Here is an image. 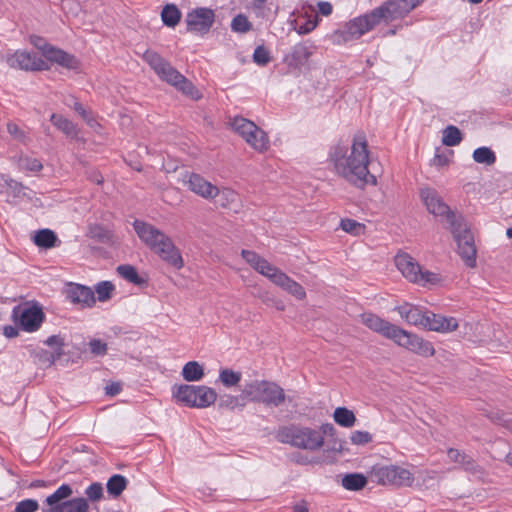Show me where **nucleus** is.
I'll return each mask as SVG.
<instances>
[{
    "instance_id": "obj_11",
    "label": "nucleus",
    "mask_w": 512,
    "mask_h": 512,
    "mask_svg": "<svg viewBox=\"0 0 512 512\" xmlns=\"http://www.w3.org/2000/svg\"><path fill=\"white\" fill-rule=\"evenodd\" d=\"M395 265L402 275L415 284L421 286L436 285L441 278L438 274L423 270L420 265L407 253H399L395 256Z\"/></svg>"
},
{
    "instance_id": "obj_48",
    "label": "nucleus",
    "mask_w": 512,
    "mask_h": 512,
    "mask_svg": "<svg viewBox=\"0 0 512 512\" xmlns=\"http://www.w3.org/2000/svg\"><path fill=\"white\" fill-rule=\"evenodd\" d=\"M85 494L87 498L91 501H98L103 496V486L99 482H94L91 485H89L86 490Z\"/></svg>"
},
{
    "instance_id": "obj_24",
    "label": "nucleus",
    "mask_w": 512,
    "mask_h": 512,
    "mask_svg": "<svg viewBox=\"0 0 512 512\" xmlns=\"http://www.w3.org/2000/svg\"><path fill=\"white\" fill-rule=\"evenodd\" d=\"M395 309L398 311L401 318L404 319L409 325L421 327L424 329L425 322L427 321L428 311H423L421 308L409 303H404Z\"/></svg>"
},
{
    "instance_id": "obj_47",
    "label": "nucleus",
    "mask_w": 512,
    "mask_h": 512,
    "mask_svg": "<svg viewBox=\"0 0 512 512\" xmlns=\"http://www.w3.org/2000/svg\"><path fill=\"white\" fill-rule=\"evenodd\" d=\"M253 60L256 64L260 65V66H265L267 65L270 60H271V57H270V52L263 46H258L256 47V49L254 50V53H253Z\"/></svg>"
},
{
    "instance_id": "obj_51",
    "label": "nucleus",
    "mask_w": 512,
    "mask_h": 512,
    "mask_svg": "<svg viewBox=\"0 0 512 512\" xmlns=\"http://www.w3.org/2000/svg\"><path fill=\"white\" fill-rule=\"evenodd\" d=\"M350 439L353 444L363 445V444H367V443L371 442L372 436L367 431L357 430V431H354L351 433Z\"/></svg>"
},
{
    "instance_id": "obj_26",
    "label": "nucleus",
    "mask_w": 512,
    "mask_h": 512,
    "mask_svg": "<svg viewBox=\"0 0 512 512\" xmlns=\"http://www.w3.org/2000/svg\"><path fill=\"white\" fill-rule=\"evenodd\" d=\"M50 121L67 137L76 138L78 136V129L76 125L64 116L54 113L51 115Z\"/></svg>"
},
{
    "instance_id": "obj_59",
    "label": "nucleus",
    "mask_w": 512,
    "mask_h": 512,
    "mask_svg": "<svg viewBox=\"0 0 512 512\" xmlns=\"http://www.w3.org/2000/svg\"><path fill=\"white\" fill-rule=\"evenodd\" d=\"M448 162V157L443 154H436L432 160V164L437 167H444L448 165Z\"/></svg>"
},
{
    "instance_id": "obj_6",
    "label": "nucleus",
    "mask_w": 512,
    "mask_h": 512,
    "mask_svg": "<svg viewBox=\"0 0 512 512\" xmlns=\"http://www.w3.org/2000/svg\"><path fill=\"white\" fill-rule=\"evenodd\" d=\"M241 397L268 407H279L286 400L284 389L277 383L267 380H253L246 383Z\"/></svg>"
},
{
    "instance_id": "obj_17",
    "label": "nucleus",
    "mask_w": 512,
    "mask_h": 512,
    "mask_svg": "<svg viewBox=\"0 0 512 512\" xmlns=\"http://www.w3.org/2000/svg\"><path fill=\"white\" fill-rule=\"evenodd\" d=\"M152 251L175 269H181L184 265L178 248L167 235L153 247Z\"/></svg>"
},
{
    "instance_id": "obj_7",
    "label": "nucleus",
    "mask_w": 512,
    "mask_h": 512,
    "mask_svg": "<svg viewBox=\"0 0 512 512\" xmlns=\"http://www.w3.org/2000/svg\"><path fill=\"white\" fill-rule=\"evenodd\" d=\"M378 22L371 11L368 14L356 17L329 35L330 41L335 45H343L359 39L362 35L372 30Z\"/></svg>"
},
{
    "instance_id": "obj_2",
    "label": "nucleus",
    "mask_w": 512,
    "mask_h": 512,
    "mask_svg": "<svg viewBox=\"0 0 512 512\" xmlns=\"http://www.w3.org/2000/svg\"><path fill=\"white\" fill-rule=\"evenodd\" d=\"M361 323L372 331L392 340L398 346L423 357H431L435 349L431 342L408 332L373 313L360 315Z\"/></svg>"
},
{
    "instance_id": "obj_55",
    "label": "nucleus",
    "mask_w": 512,
    "mask_h": 512,
    "mask_svg": "<svg viewBox=\"0 0 512 512\" xmlns=\"http://www.w3.org/2000/svg\"><path fill=\"white\" fill-rule=\"evenodd\" d=\"M45 343L55 349L56 357H60L62 354V346H63V340L58 335H52L47 338Z\"/></svg>"
},
{
    "instance_id": "obj_23",
    "label": "nucleus",
    "mask_w": 512,
    "mask_h": 512,
    "mask_svg": "<svg viewBox=\"0 0 512 512\" xmlns=\"http://www.w3.org/2000/svg\"><path fill=\"white\" fill-rule=\"evenodd\" d=\"M1 181L3 182L0 183L1 192L5 194L8 202L17 203L21 199L30 198L29 189L24 187L21 183L5 175L1 176Z\"/></svg>"
},
{
    "instance_id": "obj_56",
    "label": "nucleus",
    "mask_w": 512,
    "mask_h": 512,
    "mask_svg": "<svg viewBox=\"0 0 512 512\" xmlns=\"http://www.w3.org/2000/svg\"><path fill=\"white\" fill-rule=\"evenodd\" d=\"M241 396L224 395L220 398L219 406L229 409H234L239 405V399Z\"/></svg>"
},
{
    "instance_id": "obj_1",
    "label": "nucleus",
    "mask_w": 512,
    "mask_h": 512,
    "mask_svg": "<svg viewBox=\"0 0 512 512\" xmlns=\"http://www.w3.org/2000/svg\"><path fill=\"white\" fill-rule=\"evenodd\" d=\"M369 155L366 136L363 133H357L353 136L350 146L340 143L332 146L328 161L337 176L363 189L367 185L377 184V178L369 171Z\"/></svg>"
},
{
    "instance_id": "obj_39",
    "label": "nucleus",
    "mask_w": 512,
    "mask_h": 512,
    "mask_svg": "<svg viewBox=\"0 0 512 512\" xmlns=\"http://www.w3.org/2000/svg\"><path fill=\"white\" fill-rule=\"evenodd\" d=\"M340 227L347 233L353 235V236H359L364 234L365 232V225L363 223H360L354 219H342L340 222Z\"/></svg>"
},
{
    "instance_id": "obj_50",
    "label": "nucleus",
    "mask_w": 512,
    "mask_h": 512,
    "mask_svg": "<svg viewBox=\"0 0 512 512\" xmlns=\"http://www.w3.org/2000/svg\"><path fill=\"white\" fill-rule=\"evenodd\" d=\"M88 345L91 353L95 356H103L107 353V344L100 339H92Z\"/></svg>"
},
{
    "instance_id": "obj_16",
    "label": "nucleus",
    "mask_w": 512,
    "mask_h": 512,
    "mask_svg": "<svg viewBox=\"0 0 512 512\" xmlns=\"http://www.w3.org/2000/svg\"><path fill=\"white\" fill-rule=\"evenodd\" d=\"M214 20L215 14L212 9L196 8L187 14L185 22L188 31L204 34L210 30Z\"/></svg>"
},
{
    "instance_id": "obj_38",
    "label": "nucleus",
    "mask_w": 512,
    "mask_h": 512,
    "mask_svg": "<svg viewBox=\"0 0 512 512\" xmlns=\"http://www.w3.org/2000/svg\"><path fill=\"white\" fill-rule=\"evenodd\" d=\"M71 495L72 488L68 484H63L53 494L49 495L45 501L50 507H55Z\"/></svg>"
},
{
    "instance_id": "obj_35",
    "label": "nucleus",
    "mask_w": 512,
    "mask_h": 512,
    "mask_svg": "<svg viewBox=\"0 0 512 512\" xmlns=\"http://www.w3.org/2000/svg\"><path fill=\"white\" fill-rule=\"evenodd\" d=\"M242 379L241 372L224 368L219 371V380L227 388L237 386Z\"/></svg>"
},
{
    "instance_id": "obj_41",
    "label": "nucleus",
    "mask_w": 512,
    "mask_h": 512,
    "mask_svg": "<svg viewBox=\"0 0 512 512\" xmlns=\"http://www.w3.org/2000/svg\"><path fill=\"white\" fill-rule=\"evenodd\" d=\"M117 272L123 279L130 283L139 285L143 282L137 270L131 265H120L117 267Z\"/></svg>"
},
{
    "instance_id": "obj_33",
    "label": "nucleus",
    "mask_w": 512,
    "mask_h": 512,
    "mask_svg": "<svg viewBox=\"0 0 512 512\" xmlns=\"http://www.w3.org/2000/svg\"><path fill=\"white\" fill-rule=\"evenodd\" d=\"M333 418L338 425L347 428L352 427L356 421L354 413L345 407L336 408Z\"/></svg>"
},
{
    "instance_id": "obj_13",
    "label": "nucleus",
    "mask_w": 512,
    "mask_h": 512,
    "mask_svg": "<svg viewBox=\"0 0 512 512\" xmlns=\"http://www.w3.org/2000/svg\"><path fill=\"white\" fill-rule=\"evenodd\" d=\"M12 317L20 329L29 333L37 331L45 320L42 307L29 303L14 307Z\"/></svg>"
},
{
    "instance_id": "obj_8",
    "label": "nucleus",
    "mask_w": 512,
    "mask_h": 512,
    "mask_svg": "<svg viewBox=\"0 0 512 512\" xmlns=\"http://www.w3.org/2000/svg\"><path fill=\"white\" fill-rule=\"evenodd\" d=\"M369 479L383 486L411 487L414 476L410 470L400 465H374L369 472Z\"/></svg>"
},
{
    "instance_id": "obj_18",
    "label": "nucleus",
    "mask_w": 512,
    "mask_h": 512,
    "mask_svg": "<svg viewBox=\"0 0 512 512\" xmlns=\"http://www.w3.org/2000/svg\"><path fill=\"white\" fill-rule=\"evenodd\" d=\"M184 183L190 191L204 199L212 200L217 196L218 187L199 174L191 173L187 175Z\"/></svg>"
},
{
    "instance_id": "obj_37",
    "label": "nucleus",
    "mask_w": 512,
    "mask_h": 512,
    "mask_svg": "<svg viewBox=\"0 0 512 512\" xmlns=\"http://www.w3.org/2000/svg\"><path fill=\"white\" fill-rule=\"evenodd\" d=\"M462 141L461 131L453 125L447 126L443 130L442 143L446 146H456Z\"/></svg>"
},
{
    "instance_id": "obj_3",
    "label": "nucleus",
    "mask_w": 512,
    "mask_h": 512,
    "mask_svg": "<svg viewBox=\"0 0 512 512\" xmlns=\"http://www.w3.org/2000/svg\"><path fill=\"white\" fill-rule=\"evenodd\" d=\"M241 255L253 269L267 277L275 285L282 288L298 300L305 299L306 292L298 282L294 281L277 267L271 265L266 259L262 258L256 252L242 250Z\"/></svg>"
},
{
    "instance_id": "obj_45",
    "label": "nucleus",
    "mask_w": 512,
    "mask_h": 512,
    "mask_svg": "<svg viewBox=\"0 0 512 512\" xmlns=\"http://www.w3.org/2000/svg\"><path fill=\"white\" fill-rule=\"evenodd\" d=\"M18 164L21 169L32 172L40 171L43 167L42 163L38 159L28 156H21Z\"/></svg>"
},
{
    "instance_id": "obj_15",
    "label": "nucleus",
    "mask_w": 512,
    "mask_h": 512,
    "mask_svg": "<svg viewBox=\"0 0 512 512\" xmlns=\"http://www.w3.org/2000/svg\"><path fill=\"white\" fill-rule=\"evenodd\" d=\"M7 62L10 67L22 70L41 71L49 69L47 61L37 54L27 51H16L7 58Z\"/></svg>"
},
{
    "instance_id": "obj_40",
    "label": "nucleus",
    "mask_w": 512,
    "mask_h": 512,
    "mask_svg": "<svg viewBox=\"0 0 512 512\" xmlns=\"http://www.w3.org/2000/svg\"><path fill=\"white\" fill-rule=\"evenodd\" d=\"M447 455L451 461L461 464L466 470L474 469L475 465L473 460L459 450L451 448L448 450Z\"/></svg>"
},
{
    "instance_id": "obj_43",
    "label": "nucleus",
    "mask_w": 512,
    "mask_h": 512,
    "mask_svg": "<svg viewBox=\"0 0 512 512\" xmlns=\"http://www.w3.org/2000/svg\"><path fill=\"white\" fill-rule=\"evenodd\" d=\"M311 54L312 51L308 45L304 43H299L293 47L291 56L293 60L296 61L297 63H302L308 60Z\"/></svg>"
},
{
    "instance_id": "obj_12",
    "label": "nucleus",
    "mask_w": 512,
    "mask_h": 512,
    "mask_svg": "<svg viewBox=\"0 0 512 512\" xmlns=\"http://www.w3.org/2000/svg\"><path fill=\"white\" fill-rule=\"evenodd\" d=\"M230 126L254 150L258 152L268 150L270 146L269 138L254 122L243 117H234L230 121Z\"/></svg>"
},
{
    "instance_id": "obj_31",
    "label": "nucleus",
    "mask_w": 512,
    "mask_h": 512,
    "mask_svg": "<svg viewBox=\"0 0 512 512\" xmlns=\"http://www.w3.org/2000/svg\"><path fill=\"white\" fill-rule=\"evenodd\" d=\"M34 243L41 248H52L57 241L56 234L50 229H41L33 237Z\"/></svg>"
},
{
    "instance_id": "obj_25",
    "label": "nucleus",
    "mask_w": 512,
    "mask_h": 512,
    "mask_svg": "<svg viewBox=\"0 0 512 512\" xmlns=\"http://www.w3.org/2000/svg\"><path fill=\"white\" fill-rule=\"evenodd\" d=\"M46 60L56 63L68 70L77 71L80 68V62L74 55L55 47L47 50Z\"/></svg>"
},
{
    "instance_id": "obj_28",
    "label": "nucleus",
    "mask_w": 512,
    "mask_h": 512,
    "mask_svg": "<svg viewBox=\"0 0 512 512\" xmlns=\"http://www.w3.org/2000/svg\"><path fill=\"white\" fill-rule=\"evenodd\" d=\"M57 512H87L89 505L85 498H74L58 505Z\"/></svg>"
},
{
    "instance_id": "obj_32",
    "label": "nucleus",
    "mask_w": 512,
    "mask_h": 512,
    "mask_svg": "<svg viewBox=\"0 0 512 512\" xmlns=\"http://www.w3.org/2000/svg\"><path fill=\"white\" fill-rule=\"evenodd\" d=\"M161 18L166 26L175 27L181 19V12L174 4H167L161 12Z\"/></svg>"
},
{
    "instance_id": "obj_19",
    "label": "nucleus",
    "mask_w": 512,
    "mask_h": 512,
    "mask_svg": "<svg viewBox=\"0 0 512 512\" xmlns=\"http://www.w3.org/2000/svg\"><path fill=\"white\" fill-rule=\"evenodd\" d=\"M408 13L403 0H390L373 10L378 24L382 21L391 22L403 18Z\"/></svg>"
},
{
    "instance_id": "obj_20",
    "label": "nucleus",
    "mask_w": 512,
    "mask_h": 512,
    "mask_svg": "<svg viewBox=\"0 0 512 512\" xmlns=\"http://www.w3.org/2000/svg\"><path fill=\"white\" fill-rule=\"evenodd\" d=\"M66 295L72 303L83 308H90L96 302L94 291L80 284L70 283L66 289Z\"/></svg>"
},
{
    "instance_id": "obj_46",
    "label": "nucleus",
    "mask_w": 512,
    "mask_h": 512,
    "mask_svg": "<svg viewBox=\"0 0 512 512\" xmlns=\"http://www.w3.org/2000/svg\"><path fill=\"white\" fill-rule=\"evenodd\" d=\"M114 290V286L109 281H103L96 285L95 291L97 293L98 300L101 302L107 301L111 298V294Z\"/></svg>"
},
{
    "instance_id": "obj_64",
    "label": "nucleus",
    "mask_w": 512,
    "mask_h": 512,
    "mask_svg": "<svg viewBox=\"0 0 512 512\" xmlns=\"http://www.w3.org/2000/svg\"><path fill=\"white\" fill-rule=\"evenodd\" d=\"M293 512H309L305 502L294 505Z\"/></svg>"
},
{
    "instance_id": "obj_60",
    "label": "nucleus",
    "mask_w": 512,
    "mask_h": 512,
    "mask_svg": "<svg viewBox=\"0 0 512 512\" xmlns=\"http://www.w3.org/2000/svg\"><path fill=\"white\" fill-rule=\"evenodd\" d=\"M493 420L497 421L500 425L512 432V419L506 418L504 415H497Z\"/></svg>"
},
{
    "instance_id": "obj_57",
    "label": "nucleus",
    "mask_w": 512,
    "mask_h": 512,
    "mask_svg": "<svg viewBox=\"0 0 512 512\" xmlns=\"http://www.w3.org/2000/svg\"><path fill=\"white\" fill-rule=\"evenodd\" d=\"M73 108L87 122L89 126L94 127V118L92 117L91 113L86 111L81 103L75 102Z\"/></svg>"
},
{
    "instance_id": "obj_36",
    "label": "nucleus",
    "mask_w": 512,
    "mask_h": 512,
    "mask_svg": "<svg viewBox=\"0 0 512 512\" xmlns=\"http://www.w3.org/2000/svg\"><path fill=\"white\" fill-rule=\"evenodd\" d=\"M473 160L479 164L493 165L496 162L495 153L488 147H479L473 152Z\"/></svg>"
},
{
    "instance_id": "obj_53",
    "label": "nucleus",
    "mask_w": 512,
    "mask_h": 512,
    "mask_svg": "<svg viewBox=\"0 0 512 512\" xmlns=\"http://www.w3.org/2000/svg\"><path fill=\"white\" fill-rule=\"evenodd\" d=\"M30 42L33 46L42 52L45 58L47 50L54 48L53 46L49 45L44 38L37 35H31Z\"/></svg>"
},
{
    "instance_id": "obj_29",
    "label": "nucleus",
    "mask_w": 512,
    "mask_h": 512,
    "mask_svg": "<svg viewBox=\"0 0 512 512\" xmlns=\"http://www.w3.org/2000/svg\"><path fill=\"white\" fill-rule=\"evenodd\" d=\"M342 486L350 491H358L367 484V477L360 473L346 474L342 478Z\"/></svg>"
},
{
    "instance_id": "obj_4",
    "label": "nucleus",
    "mask_w": 512,
    "mask_h": 512,
    "mask_svg": "<svg viewBox=\"0 0 512 512\" xmlns=\"http://www.w3.org/2000/svg\"><path fill=\"white\" fill-rule=\"evenodd\" d=\"M326 427L312 428L303 425L291 424L279 428L276 438L279 442L289 444L293 447L316 451L324 445V434Z\"/></svg>"
},
{
    "instance_id": "obj_34",
    "label": "nucleus",
    "mask_w": 512,
    "mask_h": 512,
    "mask_svg": "<svg viewBox=\"0 0 512 512\" xmlns=\"http://www.w3.org/2000/svg\"><path fill=\"white\" fill-rule=\"evenodd\" d=\"M127 483L128 481L124 476L115 474L107 481V492L111 496L117 497L125 490Z\"/></svg>"
},
{
    "instance_id": "obj_5",
    "label": "nucleus",
    "mask_w": 512,
    "mask_h": 512,
    "mask_svg": "<svg viewBox=\"0 0 512 512\" xmlns=\"http://www.w3.org/2000/svg\"><path fill=\"white\" fill-rule=\"evenodd\" d=\"M143 58L161 80L174 86L194 100H198L201 97L199 90L159 54L153 51H146Z\"/></svg>"
},
{
    "instance_id": "obj_49",
    "label": "nucleus",
    "mask_w": 512,
    "mask_h": 512,
    "mask_svg": "<svg viewBox=\"0 0 512 512\" xmlns=\"http://www.w3.org/2000/svg\"><path fill=\"white\" fill-rule=\"evenodd\" d=\"M39 508V504L36 500L26 499L20 501L16 507L14 512H35Z\"/></svg>"
},
{
    "instance_id": "obj_63",
    "label": "nucleus",
    "mask_w": 512,
    "mask_h": 512,
    "mask_svg": "<svg viewBox=\"0 0 512 512\" xmlns=\"http://www.w3.org/2000/svg\"><path fill=\"white\" fill-rule=\"evenodd\" d=\"M424 0H403L405 7L407 8L408 12H411L413 9H415L418 5H420Z\"/></svg>"
},
{
    "instance_id": "obj_52",
    "label": "nucleus",
    "mask_w": 512,
    "mask_h": 512,
    "mask_svg": "<svg viewBox=\"0 0 512 512\" xmlns=\"http://www.w3.org/2000/svg\"><path fill=\"white\" fill-rule=\"evenodd\" d=\"M258 297L262 300V302L267 305L274 306L277 310L283 311L285 309V305L281 300L272 297L266 291L259 293Z\"/></svg>"
},
{
    "instance_id": "obj_54",
    "label": "nucleus",
    "mask_w": 512,
    "mask_h": 512,
    "mask_svg": "<svg viewBox=\"0 0 512 512\" xmlns=\"http://www.w3.org/2000/svg\"><path fill=\"white\" fill-rule=\"evenodd\" d=\"M8 133L14 137L16 140L20 142H26L27 135L24 130H22L18 125L14 123L7 124Z\"/></svg>"
},
{
    "instance_id": "obj_62",
    "label": "nucleus",
    "mask_w": 512,
    "mask_h": 512,
    "mask_svg": "<svg viewBox=\"0 0 512 512\" xmlns=\"http://www.w3.org/2000/svg\"><path fill=\"white\" fill-rule=\"evenodd\" d=\"M121 391V385L119 383H112L106 386V393L108 395L114 396L117 395Z\"/></svg>"
},
{
    "instance_id": "obj_42",
    "label": "nucleus",
    "mask_w": 512,
    "mask_h": 512,
    "mask_svg": "<svg viewBox=\"0 0 512 512\" xmlns=\"http://www.w3.org/2000/svg\"><path fill=\"white\" fill-rule=\"evenodd\" d=\"M88 236L91 239L97 240L102 243H107L111 239L109 231L101 225H91L88 229Z\"/></svg>"
},
{
    "instance_id": "obj_9",
    "label": "nucleus",
    "mask_w": 512,
    "mask_h": 512,
    "mask_svg": "<svg viewBox=\"0 0 512 512\" xmlns=\"http://www.w3.org/2000/svg\"><path fill=\"white\" fill-rule=\"evenodd\" d=\"M173 396L177 401L192 408H206L215 403L217 394L211 387L204 385L182 384L173 387Z\"/></svg>"
},
{
    "instance_id": "obj_21",
    "label": "nucleus",
    "mask_w": 512,
    "mask_h": 512,
    "mask_svg": "<svg viewBox=\"0 0 512 512\" xmlns=\"http://www.w3.org/2000/svg\"><path fill=\"white\" fill-rule=\"evenodd\" d=\"M458 326L459 323L456 318L446 317L441 314H435L428 311L424 329L439 333H449L455 331Z\"/></svg>"
},
{
    "instance_id": "obj_30",
    "label": "nucleus",
    "mask_w": 512,
    "mask_h": 512,
    "mask_svg": "<svg viewBox=\"0 0 512 512\" xmlns=\"http://www.w3.org/2000/svg\"><path fill=\"white\" fill-rule=\"evenodd\" d=\"M216 198H218L217 203L223 208H236V204L239 201V195L232 189L229 188H218V193Z\"/></svg>"
},
{
    "instance_id": "obj_44",
    "label": "nucleus",
    "mask_w": 512,
    "mask_h": 512,
    "mask_svg": "<svg viewBox=\"0 0 512 512\" xmlns=\"http://www.w3.org/2000/svg\"><path fill=\"white\" fill-rule=\"evenodd\" d=\"M231 28L234 32L246 33L252 29V25L246 16L239 14L233 18Z\"/></svg>"
},
{
    "instance_id": "obj_58",
    "label": "nucleus",
    "mask_w": 512,
    "mask_h": 512,
    "mask_svg": "<svg viewBox=\"0 0 512 512\" xmlns=\"http://www.w3.org/2000/svg\"><path fill=\"white\" fill-rule=\"evenodd\" d=\"M318 9H319V12L323 16H329L332 13L333 7H332L331 3L326 2V1H321V2H318Z\"/></svg>"
},
{
    "instance_id": "obj_22",
    "label": "nucleus",
    "mask_w": 512,
    "mask_h": 512,
    "mask_svg": "<svg viewBox=\"0 0 512 512\" xmlns=\"http://www.w3.org/2000/svg\"><path fill=\"white\" fill-rule=\"evenodd\" d=\"M138 237L152 250L153 247L164 239L165 233L155 226L143 221L136 220L133 223Z\"/></svg>"
},
{
    "instance_id": "obj_14",
    "label": "nucleus",
    "mask_w": 512,
    "mask_h": 512,
    "mask_svg": "<svg viewBox=\"0 0 512 512\" xmlns=\"http://www.w3.org/2000/svg\"><path fill=\"white\" fill-rule=\"evenodd\" d=\"M420 197L429 213L435 216L445 217L449 224L451 223L452 217L458 218L434 189L429 187L422 188L420 190Z\"/></svg>"
},
{
    "instance_id": "obj_10",
    "label": "nucleus",
    "mask_w": 512,
    "mask_h": 512,
    "mask_svg": "<svg viewBox=\"0 0 512 512\" xmlns=\"http://www.w3.org/2000/svg\"><path fill=\"white\" fill-rule=\"evenodd\" d=\"M449 229L457 242L459 255L467 266L474 267L476 265V247L466 220L462 216L452 217Z\"/></svg>"
},
{
    "instance_id": "obj_27",
    "label": "nucleus",
    "mask_w": 512,
    "mask_h": 512,
    "mask_svg": "<svg viewBox=\"0 0 512 512\" xmlns=\"http://www.w3.org/2000/svg\"><path fill=\"white\" fill-rule=\"evenodd\" d=\"M182 377L188 382L201 380L205 373L203 366L197 361H189L182 368Z\"/></svg>"
},
{
    "instance_id": "obj_61",
    "label": "nucleus",
    "mask_w": 512,
    "mask_h": 512,
    "mask_svg": "<svg viewBox=\"0 0 512 512\" xmlns=\"http://www.w3.org/2000/svg\"><path fill=\"white\" fill-rule=\"evenodd\" d=\"M3 334L7 338H14L18 336V328L15 326L7 325L3 328Z\"/></svg>"
}]
</instances>
